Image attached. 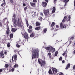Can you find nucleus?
Segmentation results:
<instances>
[{"label": "nucleus", "instance_id": "obj_53", "mask_svg": "<svg viewBox=\"0 0 75 75\" xmlns=\"http://www.w3.org/2000/svg\"><path fill=\"white\" fill-rule=\"evenodd\" d=\"M66 6H67V3H65V5H64V7Z\"/></svg>", "mask_w": 75, "mask_h": 75}, {"label": "nucleus", "instance_id": "obj_8", "mask_svg": "<svg viewBox=\"0 0 75 75\" xmlns=\"http://www.w3.org/2000/svg\"><path fill=\"white\" fill-rule=\"evenodd\" d=\"M60 27L61 28H66L67 27V25H64H64H63L62 23H61L60 24Z\"/></svg>", "mask_w": 75, "mask_h": 75}, {"label": "nucleus", "instance_id": "obj_2", "mask_svg": "<svg viewBox=\"0 0 75 75\" xmlns=\"http://www.w3.org/2000/svg\"><path fill=\"white\" fill-rule=\"evenodd\" d=\"M39 50L36 49L32 52V59H33L34 58H38L39 57Z\"/></svg>", "mask_w": 75, "mask_h": 75}, {"label": "nucleus", "instance_id": "obj_19", "mask_svg": "<svg viewBox=\"0 0 75 75\" xmlns=\"http://www.w3.org/2000/svg\"><path fill=\"white\" fill-rule=\"evenodd\" d=\"M17 31V29L13 28H12L11 31L12 32H15V31Z\"/></svg>", "mask_w": 75, "mask_h": 75}, {"label": "nucleus", "instance_id": "obj_33", "mask_svg": "<svg viewBox=\"0 0 75 75\" xmlns=\"http://www.w3.org/2000/svg\"><path fill=\"white\" fill-rule=\"evenodd\" d=\"M58 51H56L55 53V56H57V54H58Z\"/></svg>", "mask_w": 75, "mask_h": 75}, {"label": "nucleus", "instance_id": "obj_31", "mask_svg": "<svg viewBox=\"0 0 75 75\" xmlns=\"http://www.w3.org/2000/svg\"><path fill=\"white\" fill-rule=\"evenodd\" d=\"M70 19H71V16L69 15V16L68 19V20L67 21H70Z\"/></svg>", "mask_w": 75, "mask_h": 75}, {"label": "nucleus", "instance_id": "obj_56", "mask_svg": "<svg viewBox=\"0 0 75 75\" xmlns=\"http://www.w3.org/2000/svg\"><path fill=\"white\" fill-rule=\"evenodd\" d=\"M6 19H4L3 20V21H4V20H5V21H6Z\"/></svg>", "mask_w": 75, "mask_h": 75}, {"label": "nucleus", "instance_id": "obj_34", "mask_svg": "<svg viewBox=\"0 0 75 75\" xmlns=\"http://www.w3.org/2000/svg\"><path fill=\"white\" fill-rule=\"evenodd\" d=\"M7 46L8 47H10V43H8Z\"/></svg>", "mask_w": 75, "mask_h": 75}, {"label": "nucleus", "instance_id": "obj_64", "mask_svg": "<svg viewBox=\"0 0 75 75\" xmlns=\"http://www.w3.org/2000/svg\"><path fill=\"white\" fill-rule=\"evenodd\" d=\"M74 45H75V42H74Z\"/></svg>", "mask_w": 75, "mask_h": 75}, {"label": "nucleus", "instance_id": "obj_15", "mask_svg": "<svg viewBox=\"0 0 75 75\" xmlns=\"http://www.w3.org/2000/svg\"><path fill=\"white\" fill-rule=\"evenodd\" d=\"M30 37L33 38L35 36V33H33L30 35Z\"/></svg>", "mask_w": 75, "mask_h": 75}, {"label": "nucleus", "instance_id": "obj_17", "mask_svg": "<svg viewBox=\"0 0 75 75\" xmlns=\"http://www.w3.org/2000/svg\"><path fill=\"white\" fill-rule=\"evenodd\" d=\"M30 4L32 7H35V3H33L30 2Z\"/></svg>", "mask_w": 75, "mask_h": 75}, {"label": "nucleus", "instance_id": "obj_24", "mask_svg": "<svg viewBox=\"0 0 75 75\" xmlns=\"http://www.w3.org/2000/svg\"><path fill=\"white\" fill-rule=\"evenodd\" d=\"M47 31V30L46 28H45L43 30L44 33H46V32Z\"/></svg>", "mask_w": 75, "mask_h": 75}, {"label": "nucleus", "instance_id": "obj_37", "mask_svg": "<svg viewBox=\"0 0 75 75\" xmlns=\"http://www.w3.org/2000/svg\"><path fill=\"white\" fill-rule=\"evenodd\" d=\"M59 61H62V57H60V58H59Z\"/></svg>", "mask_w": 75, "mask_h": 75}, {"label": "nucleus", "instance_id": "obj_62", "mask_svg": "<svg viewBox=\"0 0 75 75\" xmlns=\"http://www.w3.org/2000/svg\"><path fill=\"white\" fill-rule=\"evenodd\" d=\"M17 71H18V72H19V71H18V70H17Z\"/></svg>", "mask_w": 75, "mask_h": 75}, {"label": "nucleus", "instance_id": "obj_20", "mask_svg": "<svg viewBox=\"0 0 75 75\" xmlns=\"http://www.w3.org/2000/svg\"><path fill=\"white\" fill-rule=\"evenodd\" d=\"M19 44H20V42H18L17 44L16 45V47H17V48L20 47V45H19Z\"/></svg>", "mask_w": 75, "mask_h": 75}, {"label": "nucleus", "instance_id": "obj_46", "mask_svg": "<svg viewBox=\"0 0 75 75\" xmlns=\"http://www.w3.org/2000/svg\"><path fill=\"white\" fill-rule=\"evenodd\" d=\"M69 44H71V42H72V41H69ZM69 45H68V46L67 47H68L69 46Z\"/></svg>", "mask_w": 75, "mask_h": 75}, {"label": "nucleus", "instance_id": "obj_39", "mask_svg": "<svg viewBox=\"0 0 75 75\" xmlns=\"http://www.w3.org/2000/svg\"><path fill=\"white\" fill-rule=\"evenodd\" d=\"M6 68H8V65L7 64H5Z\"/></svg>", "mask_w": 75, "mask_h": 75}, {"label": "nucleus", "instance_id": "obj_61", "mask_svg": "<svg viewBox=\"0 0 75 75\" xmlns=\"http://www.w3.org/2000/svg\"><path fill=\"white\" fill-rule=\"evenodd\" d=\"M34 13H35V14L36 13V12H35Z\"/></svg>", "mask_w": 75, "mask_h": 75}, {"label": "nucleus", "instance_id": "obj_55", "mask_svg": "<svg viewBox=\"0 0 75 75\" xmlns=\"http://www.w3.org/2000/svg\"><path fill=\"white\" fill-rule=\"evenodd\" d=\"M74 37H73L71 38L72 40H73L74 39Z\"/></svg>", "mask_w": 75, "mask_h": 75}, {"label": "nucleus", "instance_id": "obj_45", "mask_svg": "<svg viewBox=\"0 0 75 75\" xmlns=\"http://www.w3.org/2000/svg\"><path fill=\"white\" fill-rule=\"evenodd\" d=\"M67 52V51H65V52H64V53H63L62 54V55L63 56H64V55H65V53H66Z\"/></svg>", "mask_w": 75, "mask_h": 75}, {"label": "nucleus", "instance_id": "obj_16", "mask_svg": "<svg viewBox=\"0 0 75 75\" xmlns=\"http://www.w3.org/2000/svg\"><path fill=\"white\" fill-rule=\"evenodd\" d=\"M41 24V23H39L38 22H37L36 23V26H39Z\"/></svg>", "mask_w": 75, "mask_h": 75}, {"label": "nucleus", "instance_id": "obj_42", "mask_svg": "<svg viewBox=\"0 0 75 75\" xmlns=\"http://www.w3.org/2000/svg\"><path fill=\"white\" fill-rule=\"evenodd\" d=\"M40 16H42V17H43V16H44V15H43V13H42L41 12L40 13Z\"/></svg>", "mask_w": 75, "mask_h": 75}, {"label": "nucleus", "instance_id": "obj_23", "mask_svg": "<svg viewBox=\"0 0 75 75\" xmlns=\"http://www.w3.org/2000/svg\"><path fill=\"white\" fill-rule=\"evenodd\" d=\"M47 55L48 56H49L50 58H51V53H48Z\"/></svg>", "mask_w": 75, "mask_h": 75}, {"label": "nucleus", "instance_id": "obj_14", "mask_svg": "<svg viewBox=\"0 0 75 75\" xmlns=\"http://www.w3.org/2000/svg\"><path fill=\"white\" fill-rule=\"evenodd\" d=\"M42 28L41 27V26H39L38 27H37L36 28H35V30H40V29H41Z\"/></svg>", "mask_w": 75, "mask_h": 75}, {"label": "nucleus", "instance_id": "obj_9", "mask_svg": "<svg viewBox=\"0 0 75 75\" xmlns=\"http://www.w3.org/2000/svg\"><path fill=\"white\" fill-rule=\"evenodd\" d=\"M24 36L25 38L28 40V34L27 33L25 32L24 33Z\"/></svg>", "mask_w": 75, "mask_h": 75}, {"label": "nucleus", "instance_id": "obj_48", "mask_svg": "<svg viewBox=\"0 0 75 75\" xmlns=\"http://www.w3.org/2000/svg\"><path fill=\"white\" fill-rule=\"evenodd\" d=\"M2 26V23L0 22V27H1Z\"/></svg>", "mask_w": 75, "mask_h": 75}, {"label": "nucleus", "instance_id": "obj_41", "mask_svg": "<svg viewBox=\"0 0 75 75\" xmlns=\"http://www.w3.org/2000/svg\"><path fill=\"white\" fill-rule=\"evenodd\" d=\"M10 1V2L12 4H13V1L12 0H9Z\"/></svg>", "mask_w": 75, "mask_h": 75}, {"label": "nucleus", "instance_id": "obj_4", "mask_svg": "<svg viewBox=\"0 0 75 75\" xmlns=\"http://www.w3.org/2000/svg\"><path fill=\"white\" fill-rule=\"evenodd\" d=\"M44 13L46 17H50L51 16V14L50 13L49 11L48 10H44Z\"/></svg>", "mask_w": 75, "mask_h": 75}, {"label": "nucleus", "instance_id": "obj_40", "mask_svg": "<svg viewBox=\"0 0 75 75\" xmlns=\"http://www.w3.org/2000/svg\"><path fill=\"white\" fill-rule=\"evenodd\" d=\"M59 75H64V74H63V73L62 72H60L59 74Z\"/></svg>", "mask_w": 75, "mask_h": 75}, {"label": "nucleus", "instance_id": "obj_30", "mask_svg": "<svg viewBox=\"0 0 75 75\" xmlns=\"http://www.w3.org/2000/svg\"><path fill=\"white\" fill-rule=\"evenodd\" d=\"M6 6V3H5V2H4V3H3L1 5V6H3L4 7V6Z\"/></svg>", "mask_w": 75, "mask_h": 75}, {"label": "nucleus", "instance_id": "obj_43", "mask_svg": "<svg viewBox=\"0 0 75 75\" xmlns=\"http://www.w3.org/2000/svg\"><path fill=\"white\" fill-rule=\"evenodd\" d=\"M27 7H26L25 8H24V10L25 11L26 10H27Z\"/></svg>", "mask_w": 75, "mask_h": 75}, {"label": "nucleus", "instance_id": "obj_13", "mask_svg": "<svg viewBox=\"0 0 75 75\" xmlns=\"http://www.w3.org/2000/svg\"><path fill=\"white\" fill-rule=\"evenodd\" d=\"M68 18V17L67 16H66L64 17V18L63 19V20L62 21V22L63 23H64V22H65V20H67Z\"/></svg>", "mask_w": 75, "mask_h": 75}, {"label": "nucleus", "instance_id": "obj_51", "mask_svg": "<svg viewBox=\"0 0 75 75\" xmlns=\"http://www.w3.org/2000/svg\"><path fill=\"white\" fill-rule=\"evenodd\" d=\"M62 62L63 63H64V62H65V61H64V60H63L62 61Z\"/></svg>", "mask_w": 75, "mask_h": 75}, {"label": "nucleus", "instance_id": "obj_49", "mask_svg": "<svg viewBox=\"0 0 75 75\" xmlns=\"http://www.w3.org/2000/svg\"><path fill=\"white\" fill-rule=\"evenodd\" d=\"M3 71V69H0V72H1Z\"/></svg>", "mask_w": 75, "mask_h": 75}, {"label": "nucleus", "instance_id": "obj_1", "mask_svg": "<svg viewBox=\"0 0 75 75\" xmlns=\"http://www.w3.org/2000/svg\"><path fill=\"white\" fill-rule=\"evenodd\" d=\"M12 21L14 23V27H17V25L20 27H22L23 26V23L22 22L20 21L18 18L16 19V14H13L12 18Z\"/></svg>", "mask_w": 75, "mask_h": 75}, {"label": "nucleus", "instance_id": "obj_5", "mask_svg": "<svg viewBox=\"0 0 75 75\" xmlns=\"http://www.w3.org/2000/svg\"><path fill=\"white\" fill-rule=\"evenodd\" d=\"M38 62L40 64H41V66L42 67H44L45 65V64H46V62L44 60H42L41 63V62L39 60V59L38 60Z\"/></svg>", "mask_w": 75, "mask_h": 75}, {"label": "nucleus", "instance_id": "obj_63", "mask_svg": "<svg viewBox=\"0 0 75 75\" xmlns=\"http://www.w3.org/2000/svg\"><path fill=\"white\" fill-rule=\"evenodd\" d=\"M25 1H27L28 0H25Z\"/></svg>", "mask_w": 75, "mask_h": 75}, {"label": "nucleus", "instance_id": "obj_21", "mask_svg": "<svg viewBox=\"0 0 75 75\" xmlns=\"http://www.w3.org/2000/svg\"><path fill=\"white\" fill-rule=\"evenodd\" d=\"M69 67H70V64L69 63L67 65L66 69H68Z\"/></svg>", "mask_w": 75, "mask_h": 75}, {"label": "nucleus", "instance_id": "obj_54", "mask_svg": "<svg viewBox=\"0 0 75 75\" xmlns=\"http://www.w3.org/2000/svg\"><path fill=\"white\" fill-rule=\"evenodd\" d=\"M4 54H7V52H4Z\"/></svg>", "mask_w": 75, "mask_h": 75}, {"label": "nucleus", "instance_id": "obj_25", "mask_svg": "<svg viewBox=\"0 0 75 75\" xmlns=\"http://www.w3.org/2000/svg\"><path fill=\"white\" fill-rule=\"evenodd\" d=\"M17 67H18V64H15L14 66L13 67L15 68H17Z\"/></svg>", "mask_w": 75, "mask_h": 75}, {"label": "nucleus", "instance_id": "obj_36", "mask_svg": "<svg viewBox=\"0 0 75 75\" xmlns=\"http://www.w3.org/2000/svg\"><path fill=\"white\" fill-rule=\"evenodd\" d=\"M14 70H15V69L14 68H12L11 69V71L12 72H14Z\"/></svg>", "mask_w": 75, "mask_h": 75}, {"label": "nucleus", "instance_id": "obj_3", "mask_svg": "<svg viewBox=\"0 0 75 75\" xmlns=\"http://www.w3.org/2000/svg\"><path fill=\"white\" fill-rule=\"evenodd\" d=\"M45 49H46V50H48L49 52H52V53L54 52L55 51V49L51 46H49L45 47Z\"/></svg>", "mask_w": 75, "mask_h": 75}, {"label": "nucleus", "instance_id": "obj_28", "mask_svg": "<svg viewBox=\"0 0 75 75\" xmlns=\"http://www.w3.org/2000/svg\"><path fill=\"white\" fill-rule=\"evenodd\" d=\"M26 22L27 24V27H28V26L29 25V24H28V21H27V20H26Z\"/></svg>", "mask_w": 75, "mask_h": 75}, {"label": "nucleus", "instance_id": "obj_6", "mask_svg": "<svg viewBox=\"0 0 75 75\" xmlns=\"http://www.w3.org/2000/svg\"><path fill=\"white\" fill-rule=\"evenodd\" d=\"M12 59L13 61H15V62H16L17 61V55L16 54L13 56L12 57Z\"/></svg>", "mask_w": 75, "mask_h": 75}, {"label": "nucleus", "instance_id": "obj_35", "mask_svg": "<svg viewBox=\"0 0 75 75\" xmlns=\"http://www.w3.org/2000/svg\"><path fill=\"white\" fill-rule=\"evenodd\" d=\"M69 0H64V2L65 3H68L69 1Z\"/></svg>", "mask_w": 75, "mask_h": 75}, {"label": "nucleus", "instance_id": "obj_52", "mask_svg": "<svg viewBox=\"0 0 75 75\" xmlns=\"http://www.w3.org/2000/svg\"><path fill=\"white\" fill-rule=\"evenodd\" d=\"M45 1H46V2H47V3H48V0H45Z\"/></svg>", "mask_w": 75, "mask_h": 75}, {"label": "nucleus", "instance_id": "obj_12", "mask_svg": "<svg viewBox=\"0 0 75 75\" xmlns=\"http://www.w3.org/2000/svg\"><path fill=\"white\" fill-rule=\"evenodd\" d=\"M42 6H43V7H45L46 6H47V3L44 2H42Z\"/></svg>", "mask_w": 75, "mask_h": 75}, {"label": "nucleus", "instance_id": "obj_32", "mask_svg": "<svg viewBox=\"0 0 75 75\" xmlns=\"http://www.w3.org/2000/svg\"><path fill=\"white\" fill-rule=\"evenodd\" d=\"M28 33H32V30H30V29H28Z\"/></svg>", "mask_w": 75, "mask_h": 75}, {"label": "nucleus", "instance_id": "obj_29", "mask_svg": "<svg viewBox=\"0 0 75 75\" xmlns=\"http://www.w3.org/2000/svg\"><path fill=\"white\" fill-rule=\"evenodd\" d=\"M55 25V23L52 22L51 25V27H53Z\"/></svg>", "mask_w": 75, "mask_h": 75}, {"label": "nucleus", "instance_id": "obj_57", "mask_svg": "<svg viewBox=\"0 0 75 75\" xmlns=\"http://www.w3.org/2000/svg\"><path fill=\"white\" fill-rule=\"evenodd\" d=\"M74 54H75V50H74Z\"/></svg>", "mask_w": 75, "mask_h": 75}, {"label": "nucleus", "instance_id": "obj_7", "mask_svg": "<svg viewBox=\"0 0 75 75\" xmlns=\"http://www.w3.org/2000/svg\"><path fill=\"white\" fill-rule=\"evenodd\" d=\"M52 71L54 75H56V74H57V72H58L57 69L55 68H52Z\"/></svg>", "mask_w": 75, "mask_h": 75}, {"label": "nucleus", "instance_id": "obj_47", "mask_svg": "<svg viewBox=\"0 0 75 75\" xmlns=\"http://www.w3.org/2000/svg\"><path fill=\"white\" fill-rule=\"evenodd\" d=\"M56 27L57 28H59V26L58 25H56Z\"/></svg>", "mask_w": 75, "mask_h": 75}, {"label": "nucleus", "instance_id": "obj_22", "mask_svg": "<svg viewBox=\"0 0 75 75\" xmlns=\"http://www.w3.org/2000/svg\"><path fill=\"white\" fill-rule=\"evenodd\" d=\"M10 39H11L13 37V34H11L10 35Z\"/></svg>", "mask_w": 75, "mask_h": 75}, {"label": "nucleus", "instance_id": "obj_11", "mask_svg": "<svg viewBox=\"0 0 75 75\" xmlns=\"http://www.w3.org/2000/svg\"><path fill=\"white\" fill-rule=\"evenodd\" d=\"M0 55L1 57H2V58H3L4 57V53H3V51H2L0 52Z\"/></svg>", "mask_w": 75, "mask_h": 75}, {"label": "nucleus", "instance_id": "obj_44", "mask_svg": "<svg viewBox=\"0 0 75 75\" xmlns=\"http://www.w3.org/2000/svg\"><path fill=\"white\" fill-rule=\"evenodd\" d=\"M32 28H33V27L31 26H30L29 27V29H32Z\"/></svg>", "mask_w": 75, "mask_h": 75}, {"label": "nucleus", "instance_id": "obj_27", "mask_svg": "<svg viewBox=\"0 0 75 75\" xmlns=\"http://www.w3.org/2000/svg\"><path fill=\"white\" fill-rule=\"evenodd\" d=\"M49 74H52V72L51 70H49Z\"/></svg>", "mask_w": 75, "mask_h": 75}, {"label": "nucleus", "instance_id": "obj_10", "mask_svg": "<svg viewBox=\"0 0 75 75\" xmlns=\"http://www.w3.org/2000/svg\"><path fill=\"white\" fill-rule=\"evenodd\" d=\"M8 24V22H7V30L6 31V34H9V28H8V27L7 26V25Z\"/></svg>", "mask_w": 75, "mask_h": 75}, {"label": "nucleus", "instance_id": "obj_58", "mask_svg": "<svg viewBox=\"0 0 75 75\" xmlns=\"http://www.w3.org/2000/svg\"><path fill=\"white\" fill-rule=\"evenodd\" d=\"M34 16H36V13H34Z\"/></svg>", "mask_w": 75, "mask_h": 75}, {"label": "nucleus", "instance_id": "obj_38", "mask_svg": "<svg viewBox=\"0 0 75 75\" xmlns=\"http://www.w3.org/2000/svg\"><path fill=\"white\" fill-rule=\"evenodd\" d=\"M33 3H37V0H33Z\"/></svg>", "mask_w": 75, "mask_h": 75}, {"label": "nucleus", "instance_id": "obj_26", "mask_svg": "<svg viewBox=\"0 0 75 75\" xmlns=\"http://www.w3.org/2000/svg\"><path fill=\"white\" fill-rule=\"evenodd\" d=\"M42 20V17L41 16H40L39 18V20H40L41 21Z\"/></svg>", "mask_w": 75, "mask_h": 75}, {"label": "nucleus", "instance_id": "obj_60", "mask_svg": "<svg viewBox=\"0 0 75 75\" xmlns=\"http://www.w3.org/2000/svg\"><path fill=\"white\" fill-rule=\"evenodd\" d=\"M57 0H54V1H57Z\"/></svg>", "mask_w": 75, "mask_h": 75}, {"label": "nucleus", "instance_id": "obj_18", "mask_svg": "<svg viewBox=\"0 0 75 75\" xmlns=\"http://www.w3.org/2000/svg\"><path fill=\"white\" fill-rule=\"evenodd\" d=\"M55 7H53L52 13H55Z\"/></svg>", "mask_w": 75, "mask_h": 75}, {"label": "nucleus", "instance_id": "obj_50", "mask_svg": "<svg viewBox=\"0 0 75 75\" xmlns=\"http://www.w3.org/2000/svg\"><path fill=\"white\" fill-rule=\"evenodd\" d=\"M23 6H25V3H23Z\"/></svg>", "mask_w": 75, "mask_h": 75}, {"label": "nucleus", "instance_id": "obj_59", "mask_svg": "<svg viewBox=\"0 0 75 75\" xmlns=\"http://www.w3.org/2000/svg\"><path fill=\"white\" fill-rule=\"evenodd\" d=\"M5 0H3V1L4 3H5Z\"/></svg>", "mask_w": 75, "mask_h": 75}]
</instances>
